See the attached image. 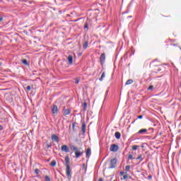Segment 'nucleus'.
I'll return each instance as SVG.
<instances>
[{
	"mask_svg": "<svg viewBox=\"0 0 181 181\" xmlns=\"http://www.w3.org/2000/svg\"><path fill=\"white\" fill-rule=\"evenodd\" d=\"M0 66H1V63H0Z\"/></svg>",
	"mask_w": 181,
	"mask_h": 181,
	"instance_id": "obj_42",
	"label": "nucleus"
},
{
	"mask_svg": "<svg viewBox=\"0 0 181 181\" xmlns=\"http://www.w3.org/2000/svg\"><path fill=\"white\" fill-rule=\"evenodd\" d=\"M146 132H148V129H140L139 132H138V134H145V133H146Z\"/></svg>",
	"mask_w": 181,
	"mask_h": 181,
	"instance_id": "obj_13",
	"label": "nucleus"
},
{
	"mask_svg": "<svg viewBox=\"0 0 181 181\" xmlns=\"http://www.w3.org/2000/svg\"><path fill=\"white\" fill-rule=\"evenodd\" d=\"M137 160H140L141 161L144 160V158H142V155H140L139 157L136 158Z\"/></svg>",
	"mask_w": 181,
	"mask_h": 181,
	"instance_id": "obj_23",
	"label": "nucleus"
},
{
	"mask_svg": "<svg viewBox=\"0 0 181 181\" xmlns=\"http://www.w3.org/2000/svg\"><path fill=\"white\" fill-rule=\"evenodd\" d=\"M30 88H31L30 86H28L27 88H26L28 91H30Z\"/></svg>",
	"mask_w": 181,
	"mask_h": 181,
	"instance_id": "obj_31",
	"label": "nucleus"
},
{
	"mask_svg": "<svg viewBox=\"0 0 181 181\" xmlns=\"http://www.w3.org/2000/svg\"><path fill=\"white\" fill-rule=\"evenodd\" d=\"M84 28H85V29H88V23H85Z\"/></svg>",
	"mask_w": 181,
	"mask_h": 181,
	"instance_id": "obj_27",
	"label": "nucleus"
},
{
	"mask_svg": "<svg viewBox=\"0 0 181 181\" xmlns=\"http://www.w3.org/2000/svg\"><path fill=\"white\" fill-rule=\"evenodd\" d=\"M52 140L54 142H59V136L56 134H52Z\"/></svg>",
	"mask_w": 181,
	"mask_h": 181,
	"instance_id": "obj_7",
	"label": "nucleus"
},
{
	"mask_svg": "<svg viewBox=\"0 0 181 181\" xmlns=\"http://www.w3.org/2000/svg\"><path fill=\"white\" fill-rule=\"evenodd\" d=\"M79 82H80V81L78 79L75 80V83L76 84H78Z\"/></svg>",
	"mask_w": 181,
	"mask_h": 181,
	"instance_id": "obj_32",
	"label": "nucleus"
},
{
	"mask_svg": "<svg viewBox=\"0 0 181 181\" xmlns=\"http://www.w3.org/2000/svg\"><path fill=\"white\" fill-rule=\"evenodd\" d=\"M120 175L122 176V175H124V172H123V171H121V172H120Z\"/></svg>",
	"mask_w": 181,
	"mask_h": 181,
	"instance_id": "obj_37",
	"label": "nucleus"
},
{
	"mask_svg": "<svg viewBox=\"0 0 181 181\" xmlns=\"http://www.w3.org/2000/svg\"><path fill=\"white\" fill-rule=\"evenodd\" d=\"M128 158H129V159H134V157H133L132 154H129V155L128 156Z\"/></svg>",
	"mask_w": 181,
	"mask_h": 181,
	"instance_id": "obj_28",
	"label": "nucleus"
},
{
	"mask_svg": "<svg viewBox=\"0 0 181 181\" xmlns=\"http://www.w3.org/2000/svg\"><path fill=\"white\" fill-rule=\"evenodd\" d=\"M70 112H71V110H70V109H64V115H69Z\"/></svg>",
	"mask_w": 181,
	"mask_h": 181,
	"instance_id": "obj_10",
	"label": "nucleus"
},
{
	"mask_svg": "<svg viewBox=\"0 0 181 181\" xmlns=\"http://www.w3.org/2000/svg\"><path fill=\"white\" fill-rule=\"evenodd\" d=\"M125 169H126V170H127L128 172H129V170H130V169H131V166L127 165V166L125 167Z\"/></svg>",
	"mask_w": 181,
	"mask_h": 181,
	"instance_id": "obj_24",
	"label": "nucleus"
},
{
	"mask_svg": "<svg viewBox=\"0 0 181 181\" xmlns=\"http://www.w3.org/2000/svg\"><path fill=\"white\" fill-rule=\"evenodd\" d=\"M139 119H142L144 118V116L139 115L138 116Z\"/></svg>",
	"mask_w": 181,
	"mask_h": 181,
	"instance_id": "obj_33",
	"label": "nucleus"
},
{
	"mask_svg": "<svg viewBox=\"0 0 181 181\" xmlns=\"http://www.w3.org/2000/svg\"><path fill=\"white\" fill-rule=\"evenodd\" d=\"M71 151H74L76 158H80L81 155H83V151H81V148H77L76 146H70Z\"/></svg>",
	"mask_w": 181,
	"mask_h": 181,
	"instance_id": "obj_1",
	"label": "nucleus"
},
{
	"mask_svg": "<svg viewBox=\"0 0 181 181\" xmlns=\"http://www.w3.org/2000/svg\"><path fill=\"white\" fill-rule=\"evenodd\" d=\"M35 173H36V175H39V174L40 173V170L36 168V169L35 170Z\"/></svg>",
	"mask_w": 181,
	"mask_h": 181,
	"instance_id": "obj_21",
	"label": "nucleus"
},
{
	"mask_svg": "<svg viewBox=\"0 0 181 181\" xmlns=\"http://www.w3.org/2000/svg\"><path fill=\"white\" fill-rule=\"evenodd\" d=\"M47 148H51L52 147V144H47Z\"/></svg>",
	"mask_w": 181,
	"mask_h": 181,
	"instance_id": "obj_36",
	"label": "nucleus"
},
{
	"mask_svg": "<svg viewBox=\"0 0 181 181\" xmlns=\"http://www.w3.org/2000/svg\"><path fill=\"white\" fill-rule=\"evenodd\" d=\"M138 148H139V146L134 145L132 146V149H133V151H136Z\"/></svg>",
	"mask_w": 181,
	"mask_h": 181,
	"instance_id": "obj_20",
	"label": "nucleus"
},
{
	"mask_svg": "<svg viewBox=\"0 0 181 181\" xmlns=\"http://www.w3.org/2000/svg\"><path fill=\"white\" fill-rule=\"evenodd\" d=\"M83 49H87V47H88V42L86 41L83 43Z\"/></svg>",
	"mask_w": 181,
	"mask_h": 181,
	"instance_id": "obj_18",
	"label": "nucleus"
},
{
	"mask_svg": "<svg viewBox=\"0 0 181 181\" xmlns=\"http://www.w3.org/2000/svg\"><path fill=\"white\" fill-rule=\"evenodd\" d=\"M129 179H131V176H129Z\"/></svg>",
	"mask_w": 181,
	"mask_h": 181,
	"instance_id": "obj_41",
	"label": "nucleus"
},
{
	"mask_svg": "<svg viewBox=\"0 0 181 181\" xmlns=\"http://www.w3.org/2000/svg\"><path fill=\"white\" fill-rule=\"evenodd\" d=\"M100 59L101 64H103V63H105V54L103 53L100 55Z\"/></svg>",
	"mask_w": 181,
	"mask_h": 181,
	"instance_id": "obj_6",
	"label": "nucleus"
},
{
	"mask_svg": "<svg viewBox=\"0 0 181 181\" xmlns=\"http://www.w3.org/2000/svg\"><path fill=\"white\" fill-rule=\"evenodd\" d=\"M117 166V158L110 160L109 164V169H114Z\"/></svg>",
	"mask_w": 181,
	"mask_h": 181,
	"instance_id": "obj_2",
	"label": "nucleus"
},
{
	"mask_svg": "<svg viewBox=\"0 0 181 181\" xmlns=\"http://www.w3.org/2000/svg\"><path fill=\"white\" fill-rule=\"evenodd\" d=\"M126 179H128V175H124L123 176V180H126Z\"/></svg>",
	"mask_w": 181,
	"mask_h": 181,
	"instance_id": "obj_29",
	"label": "nucleus"
},
{
	"mask_svg": "<svg viewBox=\"0 0 181 181\" xmlns=\"http://www.w3.org/2000/svg\"><path fill=\"white\" fill-rule=\"evenodd\" d=\"M73 129H74V124H72Z\"/></svg>",
	"mask_w": 181,
	"mask_h": 181,
	"instance_id": "obj_40",
	"label": "nucleus"
},
{
	"mask_svg": "<svg viewBox=\"0 0 181 181\" xmlns=\"http://www.w3.org/2000/svg\"><path fill=\"white\" fill-rule=\"evenodd\" d=\"M62 152H70V148L66 145H63L61 148Z\"/></svg>",
	"mask_w": 181,
	"mask_h": 181,
	"instance_id": "obj_5",
	"label": "nucleus"
},
{
	"mask_svg": "<svg viewBox=\"0 0 181 181\" xmlns=\"http://www.w3.org/2000/svg\"><path fill=\"white\" fill-rule=\"evenodd\" d=\"M91 156V148H88L86 150V158L88 159Z\"/></svg>",
	"mask_w": 181,
	"mask_h": 181,
	"instance_id": "obj_8",
	"label": "nucleus"
},
{
	"mask_svg": "<svg viewBox=\"0 0 181 181\" xmlns=\"http://www.w3.org/2000/svg\"><path fill=\"white\" fill-rule=\"evenodd\" d=\"M148 179H152V175H149Z\"/></svg>",
	"mask_w": 181,
	"mask_h": 181,
	"instance_id": "obj_38",
	"label": "nucleus"
},
{
	"mask_svg": "<svg viewBox=\"0 0 181 181\" xmlns=\"http://www.w3.org/2000/svg\"><path fill=\"white\" fill-rule=\"evenodd\" d=\"M104 78H105V72H103L99 80H100V81H103V80H104Z\"/></svg>",
	"mask_w": 181,
	"mask_h": 181,
	"instance_id": "obj_17",
	"label": "nucleus"
},
{
	"mask_svg": "<svg viewBox=\"0 0 181 181\" xmlns=\"http://www.w3.org/2000/svg\"><path fill=\"white\" fill-rule=\"evenodd\" d=\"M68 62L69 64H73V56L71 55L68 56Z\"/></svg>",
	"mask_w": 181,
	"mask_h": 181,
	"instance_id": "obj_12",
	"label": "nucleus"
},
{
	"mask_svg": "<svg viewBox=\"0 0 181 181\" xmlns=\"http://www.w3.org/2000/svg\"><path fill=\"white\" fill-rule=\"evenodd\" d=\"M2 21H4V18H2V16H0V22H2Z\"/></svg>",
	"mask_w": 181,
	"mask_h": 181,
	"instance_id": "obj_34",
	"label": "nucleus"
},
{
	"mask_svg": "<svg viewBox=\"0 0 181 181\" xmlns=\"http://www.w3.org/2000/svg\"><path fill=\"white\" fill-rule=\"evenodd\" d=\"M115 136L116 138V139H119V138H121V133L117 132L115 134Z\"/></svg>",
	"mask_w": 181,
	"mask_h": 181,
	"instance_id": "obj_14",
	"label": "nucleus"
},
{
	"mask_svg": "<svg viewBox=\"0 0 181 181\" xmlns=\"http://www.w3.org/2000/svg\"><path fill=\"white\" fill-rule=\"evenodd\" d=\"M45 181H51L50 177H49V176H45Z\"/></svg>",
	"mask_w": 181,
	"mask_h": 181,
	"instance_id": "obj_26",
	"label": "nucleus"
},
{
	"mask_svg": "<svg viewBox=\"0 0 181 181\" xmlns=\"http://www.w3.org/2000/svg\"><path fill=\"white\" fill-rule=\"evenodd\" d=\"M22 63H23V64L28 65V61L26 59H23Z\"/></svg>",
	"mask_w": 181,
	"mask_h": 181,
	"instance_id": "obj_22",
	"label": "nucleus"
},
{
	"mask_svg": "<svg viewBox=\"0 0 181 181\" xmlns=\"http://www.w3.org/2000/svg\"><path fill=\"white\" fill-rule=\"evenodd\" d=\"M98 181H103V178H100V179L98 180Z\"/></svg>",
	"mask_w": 181,
	"mask_h": 181,
	"instance_id": "obj_39",
	"label": "nucleus"
},
{
	"mask_svg": "<svg viewBox=\"0 0 181 181\" xmlns=\"http://www.w3.org/2000/svg\"><path fill=\"white\" fill-rule=\"evenodd\" d=\"M148 90H153V86H150L148 87Z\"/></svg>",
	"mask_w": 181,
	"mask_h": 181,
	"instance_id": "obj_30",
	"label": "nucleus"
},
{
	"mask_svg": "<svg viewBox=\"0 0 181 181\" xmlns=\"http://www.w3.org/2000/svg\"><path fill=\"white\" fill-rule=\"evenodd\" d=\"M57 111H58L57 107L56 105H54L52 109V114H57Z\"/></svg>",
	"mask_w": 181,
	"mask_h": 181,
	"instance_id": "obj_11",
	"label": "nucleus"
},
{
	"mask_svg": "<svg viewBox=\"0 0 181 181\" xmlns=\"http://www.w3.org/2000/svg\"><path fill=\"white\" fill-rule=\"evenodd\" d=\"M118 149H119V146L117 144H112L110 148V152H117Z\"/></svg>",
	"mask_w": 181,
	"mask_h": 181,
	"instance_id": "obj_3",
	"label": "nucleus"
},
{
	"mask_svg": "<svg viewBox=\"0 0 181 181\" xmlns=\"http://www.w3.org/2000/svg\"><path fill=\"white\" fill-rule=\"evenodd\" d=\"M83 111L87 110V103H84L83 105Z\"/></svg>",
	"mask_w": 181,
	"mask_h": 181,
	"instance_id": "obj_19",
	"label": "nucleus"
},
{
	"mask_svg": "<svg viewBox=\"0 0 181 181\" xmlns=\"http://www.w3.org/2000/svg\"><path fill=\"white\" fill-rule=\"evenodd\" d=\"M65 165L66 167L70 166V158L69 157H65Z\"/></svg>",
	"mask_w": 181,
	"mask_h": 181,
	"instance_id": "obj_9",
	"label": "nucleus"
},
{
	"mask_svg": "<svg viewBox=\"0 0 181 181\" xmlns=\"http://www.w3.org/2000/svg\"><path fill=\"white\" fill-rule=\"evenodd\" d=\"M66 172L68 179H71V170L70 169V166L67 165Z\"/></svg>",
	"mask_w": 181,
	"mask_h": 181,
	"instance_id": "obj_4",
	"label": "nucleus"
},
{
	"mask_svg": "<svg viewBox=\"0 0 181 181\" xmlns=\"http://www.w3.org/2000/svg\"><path fill=\"white\" fill-rule=\"evenodd\" d=\"M134 83V81L132 79H129L126 81L125 86H129V84H132Z\"/></svg>",
	"mask_w": 181,
	"mask_h": 181,
	"instance_id": "obj_15",
	"label": "nucleus"
},
{
	"mask_svg": "<svg viewBox=\"0 0 181 181\" xmlns=\"http://www.w3.org/2000/svg\"><path fill=\"white\" fill-rule=\"evenodd\" d=\"M51 166H56V162L54 160L51 162Z\"/></svg>",
	"mask_w": 181,
	"mask_h": 181,
	"instance_id": "obj_25",
	"label": "nucleus"
},
{
	"mask_svg": "<svg viewBox=\"0 0 181 181\" xmlns=\"http://www.w3.org/2000/svg\"><path fill=\"white\" fill-rule=\"evenodd\" d=\"M81 130H82L83 134L86 133V123H84V122L82 123Z\"/></svg>",
	"mask_w": 181,
	"mask_h": 181,
	"instance_id": "obj_16",
	"label": "nucleus"
},
{
	"mask_svg": "<svg viewBox=\"0 0 181 181\" xmlns=\"http://www.w3.org/2000/svg\"><path fill=\"white\" fill-rule=\"evenodd\" d=\"M2 129H4V127H2V125H0V131H2Z\"/></svg>",
	"mask_w": 181,
	"mask_h": 181,
	"instance_id": "obj_35",
	"label": "nucleus"
}]
</instances>
